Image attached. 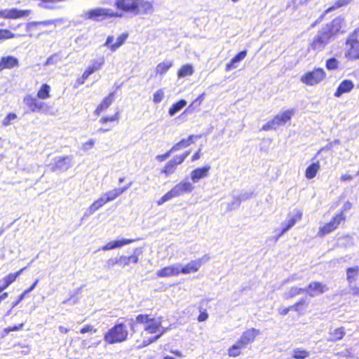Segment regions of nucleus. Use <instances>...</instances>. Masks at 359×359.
Here are the masks:
<instances>
[{
	"label": "nucleus",
	"instance_id": "nucleus-1",
	"mask_svg": "<svg viewBox=\"0 0 359 359\" xmlns=\"http://www.w3.org/2000/svg\"><path fill=\"white\" fill-rule=\"evenodd\" d=\"M137 323L140 324L146 332L158 334L147 341H144V346H147L158 339L165 331L166 327L162 325L161 317L158 316H137Z\"/></svg>",
	"mask_w": 359,
	"mask_h": 359
},
{
	"label": "nucleus",
	"instance_id": "nucleus-2",
	"mask_svg": "<svg viewBox=\"0 0 359 359\" xmlns=\"http://www.w3.org/2000/svg\"><path fill=\"white\" fill-rule=\"evenodd\" d=\"M194 186L189 182L182 181L177 184L170 191L163 195L158 201V205H161L164 203L172 199L173 198L180 197L184 194H189L193 191Z\"/></svg>",
	"mask_w": 359,
	"mask_h": 359
},
{
	"label": "nucleus",
	"instance_id": "nucleus-3",
	"mask_svg": "<svg viewBox=\"0 0 359 359\" xmlns=\"http://www.w3.org/2000/svg\"><path fill=\"white\" fill-rule=\"evenodd\" d=\"M128 331L126 326L118 324L110 329L104 335V340L109 344L120 343L126 340Z\"/></svg>",
	"mask_w": 359,
	"mask_h": 359
},
{
	"label": "nucleus",
	"instance_id": "nucleus-4",
	"mask_svg": "<svg viewBox=\"0 0 359 359\" xmlns=\"http://www.w3.org/2000/svg\"><path fill=\"white\" fill-rule=\"evenodd\" d=\"M294 114V109H288L281 114H278L272 120L264 124L262 126V130L265 131L276 130L280 126L283 125L290 121Z\"/></svg>",
	"mask_w": 359,
	"mask_h": 359
},
{
	"label": "nucleus",
	"instance_id": "nucleus-5",
	"mask_svg": "<svg viewBox=\"0 0 359 359\" xmlns=\"http://www.w3.org/2000/svg\"><path fill=\"white\" fill-rule=\"evenodd\" d=\"M121 16V15H118L114 13L111 9L105 8H96L86 12L83 15V18L87 20L101 21L104 19H106L108 17L111 18Z\"/></svg>",
	"mask_w": 359,
	"mask_h": 359
},
{
	"label": "nucleus",
	"instance_id": "nucleus-6",
	"mask_svg": "<svg viewBox=\"0 0 359 359\" xmlns=\"http://www.w3.org/2000/svg\"><path fill=\"white\" fill-rule=\"evenodd\" d=\"M332 37L329 33L328 28L323 27L314 36L311 46L313 50L320 51L330 43Z\"/></svg>",
	"mask_w": 359,
	"mask_h": 359
},
{
	"label": "nucleus",
	"instance_id": "nucleus-7",
	"mask_svg": "<svg viewBox=\"0 0 359 359\" xmlns=\"http://www.w3.org/2000/svg\"><path fill=\"white\" fill-rule=\"evenodd\" d=\"M325 72L321 68H317L304 74L301 81L306 85L313 86L320 82L325 77Z\"/></svg>",
	"mask_w": 359,
	"mask_h": 359
},
{
	"label": "nucleus",
	"instance_id": "nucleus-8",
	"mask_svg": "<svg viewBox=\"0 0 359 359\" xmlns=\"http://www.w3.org/2000/svg\"><path fill=\"white\" fill-rule=\"evenodd\" d=\"M346 49V57L349 60L359 59V41L354 34L348 38Z\"/></svg>",
	"mask_w": 359,
	"mask_h": 359
},
{
	"label": "nucleus",
	"instance_id": "nucleus-9",
	"mask_svg": "<svg viewBox=\"0 0 359 359\" xmlns=\"http://www.w3.org/2000/svg\"><path fill=\"white\" fill-rule=\"evenodd\" d=\"M23 102L32 112H44L47 110L46 104L44 102L38 101L36 97L31 95L25 96Z\"/></svg>",
	"mask_w": 359,
	"mask_h": 359
},
{
	"label": "nucleus",
	"instance_id": "nucleus-10",
	"mask_svg": "<svg viewBox=\"0 0 359 359\" xmlns=\"http://www.w3.org/2000/svg\"><path fill=\"white\" fill-rule=\"evenodd\" d=\"M29 10H18V8L4 9L0 11V18L5 19H18L28 16Z\"/></svg>",
	"mask_w": 359,
	"mask_h": 359
},
{
	"label": "nucleus",
	"instance_id": "nucleus-11",
	"mask_svg": "<svg viewBox=\"0 0 359 359\" xmlns=\"http://www.w3.org/2000/svg\"><path fill=\"white\" fill-rule=\"evenodd\" d=\"M72 156H57L54 158L53 170H60L65 171L68 170L72 163Z\"/></svg>",
	"mask_w": 359,
	"mask_h": 359
},
{
	"label": "nucleus",
	"instance_id": "nucleus-12",
	"mask_svg": "<svg viewBox=\"0 0 359 359\" xmlns=\"http://www.w3.org/2000/svg\"><path fill=\"white\" fill-rule=\"evenodd\" d=\"M136 1L137 0H116L115 6L117 9L135 15Z\"/></svg>",
	"mask_w": 359,
	"mask_h": 359
},
{
	"label": "nucleus",
	"instance_id": "nucleus-13",
	"mask_svg": "<svg viewBox=\"0 0 359 359\" xmlns=\"http://www.w3.org/2000/svg\"><path fill=\"white\" fill-rule=\"evenodd\" d=\"M154 7L151 3L144 0H137L135 15L151 14Z\"/></svg>",
	"mask_w": 359,
	"mask_h": 359
},
{
	"label": "nucleus",
	"instance_id": "nucleus-14",
	"mask_svg": "<svg viewBox=\"0 0 359 359\" xmlns=\"http://www.w3.org/2000/svg\"><path fill=\"white\" fill-rule=\"evenodd\" d=\"M344 219V217L342 215V213L338 214L336 216H334L332 219L324 225L322 228H320V231L322 233V234H327L334 230L338 225L340 224V222Z\"/></svg>",
	"mask_w": 359,
	"mask_h": 359
},
{
	"label": "nucleus",
	"instance_id": "nucleus-15",
	"mask_svg": "<svg viewBox=\"0 0 359 359\" xmlns=\"http://www.w3.org/2000/svg\"><path fill=\"white\" fill-rule=\"evenodd\" d=\"M180 273V264H173L169 266L164 267L156 272L158 277H170L176 276Z\"/></svg>",
	"mask_w": 359,
	"mask_h": 359
},
{
	"label": "nucleus",
	"instance_id": "nucleus-16",
	"mask_svg": "<svg viewBox=\"0 0 359 359\" xmlns=\"http://www.w3.org/2000/svg\"><path fill=\"white\" fill-rule=\"evenodd\" d=\"M305 289V292L311 297L319 295L327 290L325 285L319 282L311 283L309 286Z\"/></svg>",
	"mask_w": 359,
	"mask_h": 359
},
{
	"label": "nucleus",
	"instance_id": "nucleus-17",
	"mask_svg": "<svg viewBox=\"0 0 359 359\" xmlns=\"http://www.w3.org/2000/svg\"><path fill=\"white\" fill-rule=\"evenodd\" d=\"M211 169L210 165H205L203 168L194 169L191 172V180L194 183L198 182L200 180L208 176Z\"/></svg>",
	"mask_w": 359,
	"mask_h": 359
},
{
	"label": "nucleus",
	"instance_id": "nucleus-18",
	"mask_svg": "<svg viewBox=\"0 0 359 359\" xmlns=\"http://www.w3.org/2000/svg\"><path fill=\"white\" fill-rule=\"evenodd\" d=\"M344 19L342 17H337L334 18L330 24H327L323 26L324 28H328L329 33L331 34L332 36L334 34L338 33L341 28V25L343 24Z\"/></svg>",
	"mask_w": 359,
	"mask_h": 359
},
{
	"label": "nucleus",
	"instance_id": "nucleus-19",
	"mask_svg": "<svg viewBox=\"0 0 359 359\" xmlns=\"http://www.w3.org/2000/svg\"><path fill=\"white\" fill-rule=\"evenodd\" d=\"M259 334L258 330L252 328L245 331L239 339L241 340V343L246 344L247 345L251 344L255 339V337Z\"/></svg>",
	"mask_w": 359,
	"mask_h": 359
},
{
	"label": "nucleus",
	"instance_id": "nucleus-20",
	"mask_svg": "<svg viewBox=\"0 0 359 359\" xmlns=\"http://www.w3.org/2000/svg\"><path fill=\"white\" fill-rule=\"evenodd\" d=\"M354 87L353 83L351 80H344L338 86L334 96L339 97L342 94L350 92Z\"/></svg>",
	"mask_w": 359,
	"mask_h": 359
},
{
	"label": "nucleus",
	"instance_id": "nucleus-21",
	"mask_svg": "<svg viewBox=\"0 0 359 359\" xmlns=\"http://www.w3.org/2000/svg\"><path fill=\"white\" fill-rule=\"evenodd\" d=\"M247 55V50H243L238 53L234 56L230 61V62L226 65L225 69L226 72L230 71L232 69H235L238 67V63L243 60Z\"/></svg>",
	"mask_w": 359,
	"mask_h": 359
},
{
	"label": "nucleus",
	"instance_id": "nucleus-22",
	"mask_svg": "<svg viewBox=\"0 0 359 359\" xmlns=\"http://www.w3.org/2000/svg\"><path fill=\"white\" fill-rule=\"evenodd\" d=\"M137 251L138 250L135 249L134 254L130 256L121 255L118 257L119 265H121L122 267H124L129 265L130 263H137L139 261L138 255L137 254Z\"/></svg>",
	"mask_w": 359,
	"mask_h": 359
},
{
	"label": "nucleus",
	"instance_id": "nucleus-23",
	"mask_svg": "<svg viewBox=\"0 0 359 359\" xmlns=\"http://www.w3.org/2000/svg\"><path fill=\"white\" fill-rule=\"evenodd\" d=\"M0 62L2 67V69H12L19 65L18 60L16 57L11 55L2 57Z\"/></svg>",
	"mask_w": 359,
	"mask_h": 359
},
{
	"label": "nucleus",
	"instance_id": "nucleus-24",
	"mask_svg": "<svg viewBox=\"0 0 359 359\" xmlns=\"http://www.w3.org/2000/svg\"><path fill=\"white\" fill-rule=\"evenodd\" d=\"M133 242L131 239H122L118 241H114L107 243L102 248V250L107 251L113 250L117 248H120L124 245L130 244Z\"/></svg>",
	"mask_w": 359,
	"mask_h": 359
},
{
	"label": "nucleus",
	"instance_id": "nucleus-25",
	"mask_svg": "<svg viewBox=\"0 0 359 359\" xmlns=\"http://www.w3.org/2000/svg\"><path fill=\"white\" fill-rule=\"evenodd\" d=\"M195 137L196 138H198V137L200 138L201 135L196 136V135H189V137L187 138V139H182L180 142H179L178 143L175 144L170 149V151L175 152V151H177L180 150L182 148H184V147H188L189 145H190L191 144L194 142L193 139L195 138Z\"/></svg>",
	"mask_w": 359,
	"mask_h": 359
},
{
	"label": "nucleus",
	"instance_id": "nucleus-26",
	"mask_svg": "<svg viewBox=\"0 0 359 359\" xmlns=\"http://www.w3.org/2000/svg\"><path fill=\"white\" fill-rule=\"evenodd\" d=\"M199 269V262L194 259L189 262L184 266H182V264H180V273L189 274L198 271Z\"/></svg>",
	"mask_w": 359,
	"mask_h": 359
},
{
	"label": "nucleus",
	"instance_id": "nucleus-27",
	"mask_svg": "<svg viewBox=\"0 0 359 359\" xmlns=\"http://www.w3.org/2000/svg\"><path fill=\"white\" fill-rule=\"evenodd\" d=\"M319 170L320 163L318 161L311 163L306 170V177L308 180L314 178Z\"/></svg>",
	"mask_w": 359,
	"mask_h": 359
},
{
	"label": "nucleus",
	"instance_id": "nucleus-28",
	"mask_svg": "<svg viewBox=\"0 0 359 359\" xmlns=\"http://www.w3.org/2000/svg\"><path fill=\"white\" fill-rule=\"evenodd\" d=\"M302 212L299 210H294L293 212L288 215L289 219L286 221L287 224L292 228L297 222L301 220Z\"/></svg>",
	"mask_w": 359,
	"mask_h": 359
},
{
	"label": "nucleus",
	"instance_id": "nucleus-29",
	"mask_svg": "<svg viewBox=\"0 0 359 359\" xmlns=\"http://www.w3.org/2000/svg\"><path fill=\"white\" fill-rule=\"evenodd\" d=\"M187 105V101L185 100H180L178 102L174 103L171 107L169 109L168 114L170 116H172L178 111H180L182 108H184Z\"/></svg>",
	"mask_w": 359,
	"mask_h": 359
},
{
	"label": "nucleus",
	"instance_id": "nucleus-30",
	"mask_svg": "<svg viewBox=\"0 0 359 359\" xmlns=\"http://www.w3.org/2000/svg\"><path fill=\"white\" fill-rule=\"evenodd\" d=\"M194 73V67L191 65H183L177 72L178 78H184L187 76H191Z\"/></svg>",
	"mask_w": 359,
	"mask_h": 359
},
{
	"label": "nucleus",
	"instance_id": "nucleus-31",
	"mask_svg": "<svg viewBox=\"0 0 359 359\" xmlns=\"http://www.w3.org/2000/svg\"><path fill=\"white\" fill-rule=\"evenodd\" d=\"M345 332L344 331L343 327H339L334 330L332 332L330 333V339L328 340L332 341H336L337 340H340L344 336Z\"/></svg>",
	"mask_w": 359,
	"mask_h": 359
},
{
	"label": "nucleus",
	"instance_id": "nucleus-32",
	"mask_svg": "<svg viewBox=\"0 0 359 359\" xmlns=\"http://www.w3.org/2000/svg\"><path fill=\"white\" fill-rule=\"evenodd\" d=\"M104 63V58L103 57H100L97 60H93L91 61V65H90L88 69L90 71H92V73H94L96 71H98L102 68Z\"/></svg>",
	"mask_w": 359,
	"mask_h": 359
},
{
	"label": "nucleus",
	"instance_id": "nucleus-33",
	"mask_svg": "<svg viewBox=\"0 0 359 359\" xmlns=\"http://www.w3.org/2000/svg\"><path fill=\"white\" fill-rule=\"evenodd\" d=\"M172 66V62L169 61L163 62L159 63L156 68V72L159 74H164Z\"/></svg>",
	"mask_w": 359,
	"mask_h": 359
},
{
	"label": "nucleus",
	"instance_id": "nucleus-34",
	"mask_svg": "<svg viewBox=\"0 0 359 359\" xmlns=\"http://www.w3.org/2000/svg\"><path fill=\"white\" fill-rule=\"evenodd\" d=\"M123 194V189H120V188H115L111 191H109L106 192L105 196L107 197V199L108 202L114 201L117 197L121 196Z\"/></svg>",
	"mask_w": 359,
	"mask_h": 359
},
{
	"label": "nucleus",
	"instance_id": "nucleus-35",
	"mask_svg": "<svg viewBox=\"0 0 359 359\" xmlns=\"http://www.w3.org/2000/svg\"><path fill=\"white\" fill-rule=\"evenodd\" d=\"M305 292L304 288L293 287H291L288 291L284 294V297L286 299L292 298L296 295L300 294Z\"/></svg>",
	"mask_w": 359,
	"mask_h": 359
},
{
	"label": "nucleus",
	"instance_id": "nucleus-36",
	"mask_svg": "<svg viewBox=\"0 0 359 359\" xmlns=\"http://www.w3.org/2000/svg\"><path fill=\"white\" fill-rule=\"evenodd\" d=\"M309 356V352L301 349V348H294L292 351V358L295 359H305Z\"/></svg>",
	"mask_w": 359,
	"mask_h": 359
},
{
	"label": "nucleus",
	"instance_id": "nucleus-37",
	"mask_svg": "<svg viewBox=\"0 0 359 359\" xmlns=\"http://www.w3.org/2000/svg\"><path fill=\"white\" fill-rule=\"evenodd\" d=\"M50 86L48 84H43L37 93V97L40 99H46L49 97Z\"/></svg>",
	"mask_w": 359,
	"mask_h": 359
},
{
	"label": "nucleus",
	"instance_id": "nucleus-38",
	"mask_svg": "<svg viewBox=\"0 0 359 359\" xmlns=\"http://www.w3.org/2000/svg\"><path fill=\"white\" fill-rule=\"evenodd\" d=\"M306 306V300L302 299L297 304H295L294 306L291 307H288L284 310L285 313H287L290 311H302Z\"/></svg>",
	"mask_w": 359,
	"mask_h": 359
},
{
	"label": "nucleus",
	"instance_id": "nucleus-39",
	"mask_svg": "<svg viewBox=\"0 0 359 359\" xmlns=\"http://www.w3.org/2000/svg\"><path fill=\"white\" fill-rule=\"evenodd\" d=\"M65 22V20L63 18H57V19H53V20H47L43 21H39V25H43V26H49V25H53L55 27L62 25Z\"/></svg>",
	"mask_w": 359,
	"mask_h": 359
},
{
	"label": "nucleus",
	"instance_id": "nucleus-40",
	"mask_svg": "<svg viewBox=\"0 0 359 359\" xmlns=\"http://www.w3.org/2000/svg\"><path fill=\"white\" fill-rule=\"evenodd\" d=\"M128 38V34H123L120 35L117 39L115 43H113L110 46V49L111 51H115L117 48H118L121 46L123 44L126 39Z\"/></svg>",
	"mask_w": 359,
	"mask_h": 359
},
{
	"label": "nucleus",
	"instance_id": "nucleus-41",
	"mask_svg": "<svg viewBox=\"0 0 359 359\" xmlns=\"http://www.w3.org/2000/svg\"><path fill=\"white\" fill-rule=\"evenodd\" d=\"M114 101V93H110L107 97L104 98L102 102L98 105L103 111L107 109Z\"/></svg>",
	"mask_w": 359,
	"mask_h": 359
},
{
	"label": "nucleus",
	"instance_id": "nucleus-42",
	"mask_svg": "<svg viewBox=\"0 0 359 359\" xmlns=\"http://www.w3.org/2000/svg\"><path fill=\"white\" fill-rule=\"evenodd\" d=\"M358 272V267L355 268H348L346 270L347 274V280L348 283L351 284L353 281L355 280V276H357Z\"/></svg>",
	"mask_w": 359,
	"mask_h": 359
},
{
	"label": "nucleus",
	"instance_id": "nucleus-43",
	"mask_svg": "<svg viewBox=\"0 0 359 359\" xmlns=\"http://www.w3.org/2000/svg\"><path fill=\"white\" fill-rule=\"evenodd\" d=\"M164 96H165L164 89H163V88L158 89L153 95V102L155 104H158L163 100Z\"/></svg>",
	"mask_w": 359,
	"mask_h": 359
},
{
	"label": "nucleus",
	"instance_id": "nucleus-44",
	"mask_svg": "<svg viewBox=\"0 0 359 359\" xmlns=\"http://www.w3.org/2000/svg\"><path fill=\"white\" fill-rule=\"evenodd\" d=\"M190 151H187L184 152L182 155L176 156L172 159L170 160V161L177 166V165L181 164L184 159L189 155Z\"/></svg>",
	"mask_w": 359,
	"mask_h": 359
},
{
	"label": "nucleus",
	"instance_id": "nucleus-45",
	"mask_svg": "<svg viewBox=\"0 0 359 359\" xmlns=\"http://www.w3.org/2000/svg\"><path fill=\"white\" fill-rule=\"evenodd\" d=\"M175 168L176 166L170 161L166 163L161 172L164 173L165 176H169L175 172Z\"/></svg>",
	"mask_w": 359,
	"mask_h": 359
},
{
	"label": "nucleus",
	"instance_id": "nucleus-46",
	"mask_svg": "<svg viewBox=\"0 0 359 359\" xmlns=\"http://www.w3.org/2000/svg\"><path fill=\"white\" fill-rule=\"evenodd\" d=\"M339 61L335 57H331L326 61V68L329 70H334L337 69Z\"/></svg>",
	"mask_w": 359,
	"mask_h": 359
},
{
	"label": "nucleus",
	"instance_id": "nucleus-47",
	"mask_svg": "<svg viewBox=\"0 0 359 359\" xmlns=\"http://www.w3.org/2000/svg\"><path fill=\"white\" fill-rule=\"evenodd\" d=\"M16 35L8 29H0V40H5L14 38Z\"/></svg>",
	"mask_w": 359,
	"mask_h": 359
},
{
	"label": "nucleus",
	"instance_id": "nucleus-48",
	"mask_svg": "<svg viewBox=\"0 0 359 359\" xmlns=\"http://www.w3.org/2000/svg\"><path fill=\"white\" fill-rule=\"evenodd\" d=\"M348 2H349V0H337L332 6L330 7L329 8H327L326 10L325 13H327L336 8H338L343 6H345V5L348 4Z\"/></svg>",
	"mask_w": 359,
	"mask_h": 359
},
{
	"label": "nucleus",
	"instance_id": "nucleus-49",
	"mask_svg": "<svg viewBox=\"0 0 359 359\" xmlns=\"http://www.w3.org/2000/svg\"><path fill=\"white\" fill-rule=\"evenodd\" d=\"M61 59L57 54H53L50 56L46 61L44 65L48 66L50 65H56L57 62H60Z\"/></svg>",
	"mask_w": 359,
	"mask_h": 359
},
{
	"label": "nucleus",
	"instance_id": "nucleus-50",
	"mask_svg": "<svg viewBox=\"0 0 359 359\" xmlns=\"http://www.w3.org/2000/svg\"><path fill=\"white\" fill-rule=\"evenodd\" d=\"M23 325H24L23 323H20L18 325H14L12 327L9 326V327L5 328L3 331L2 336L4 337L6 334H8L10 332L20 330V329H22Z\"/></svg>",
	"mask_w": 359,
	"mask_h": 359
},
{
	"label": "nucleus",
	"instance_id": "nucleus-51",
	"mask_svg": "<svg viewBox=\"0 0 359 359\" xmlns=\"http://www.w3.org/2000/svg\"><path fill=\"white\" fill-rule=\"evenodd\" d=\"M116 264H119L118 257L111 258L107 260L104 264V268L107 270H109Z\"/></svg>",
	"mask_w": 359,
	"mask_h": 359
},
{
	"label": "nucleus",
	"instance_id": "nucleus-52",
	"mask_svg": "<svg viewBox=\"0 0 359 359\" xmlns=\"http://www.w3.org/2000/svg\"><path fill=\"white\" fill-rule=\"evenodd\" d=\"M241 353V350H240L234 344L228 349V354L230 357H236L238 356Z\"/></svg>",
	"mask_w": 359,
	"mask_h": 359
},
{
	"label": "nucleus",
	"instance_id": "nucleus-53",
	"mask_svg": "<svg viewBox=\"0 0 359 359\" xmlns=\"http://www.w3.org/2000/svg\"><path fill=\"white\" fill-rule=\"evenodd\" d=\"M26 268H23L22 269H20V271H18L17 273H10L8 274V276H6V277H4L6 278V280L8 282L9 284H11L13 282H14L15 280V279L17 278V277L22 272V271H24Z\"/></svg>",
	"mask_w": 359,
	"mask_h": 359
},
{
	"label": "nucleus",
	"instance_id": "nucleus-54",
	"mask_svg": "<svg viewBox=\"0 0 359 359\" xmlns=\"http://www.w3.org/2000/svg\"><path fill=\"white\" fill-rule=\"evenodd\" d=\"M17 118V116L14 113H9L3 120L2 124L4 126H7L11 124V122L15 120Z\"/></svg>",
	"mask_w": 359,
	"mask_h": 359
},
{
	"label": "nucleus",
	"instance_id": "nucleus-55",
	"mask_svg": "<svg viewBox=\"0 0 359 359\" xmlns=\"http://www.w3.org/2000/svg\"><path fill=\"white\" fill-rule=\"evenodd\" d=\"M118 120V113H116L111 116H104L100 119V123L104 124L107 123L108 121H116Z\"/></svg>",
	"mask_w": 359,
	"mask_h": 359
},
{
	"label": "nucleus",
	"instance_id": "nucleus-56",
	"mask_svg": "<svg viewBox=\"0 0 359 359\" xmlns=\"http://www.w3.org/2000/svg\"><path fill=\"white\" fill-rule=\"evenodd\" d=\"M94 144H95V140L93 139H90L88 142L83 144L82 149L84 151L89 150L93 147Z\"/></svg>",
	"mask_w": 359,
	"mask_h": 359
},
{
	"label": "nucleus",
	"instance_id": "nucleus-57",
	"mask_svg": "<svg viewBox=\"0 0 359 359\" xmlns=\"http://www.w3.org/2000/svg\"><path fill=\"white\" fill-rule=\"evenodd\" d=\"M96 330L92 325H87L84 326L81 330L80 332L82 334H85L87 332H95Z\"/></svg>",
	"mask_w": 359,
	"mask_h": 359
},
{
	"label": "nucleus",
	"instance_id": "nucleus-58",
	"mask_svg": "<svg viewBox=\"0 0 359 359\" xmlns=\"http://www.w3.org/2000/svg\"><path fill=\"white\" fill-rule=\"evenodd\" d=\"M11 284L6 280L5 278L0 280V291L2 292L4 290L7 288Z\"/></svg>",
	"mask_w": 359,
	"mask_h": 359
},
{
	"label": "nucleus",
	"instance_id": "nucleus-59",
	"mask_svg": "<svg viewBox=\"0 0 359 359\" xmlns=\"http://www.w3.org/2000/svg\"><path fill=\"white\" fill-rule=\"evenodd\" d=\"M11 284L6 280L5 278L0 280V291L2 292L4 290L7 288Z\"/></svg>",
	"mask_w": 359,
	"mask_h": 359
},
{
	"label": "nucleus",
	"instance_id": "nucleus-60",
	"mask_svg": "<svg viewBox=\"0 0 359 359\" xmlns=\"http://www.w3.org/2000/svg\"><path fill=\"white\" fill-rule=\"evenodd\" d=\"M171 153H172V151H170V149L168 152H166L164 154L158 155L156 156V159L159 161H163L166 160L170 156Z\"/></svg>",
	"mask_w": 359,
	"mask_h": 359
},
{
	"label": "nucleus",
	"instance_id": "nucleus-61",
	"mask_svg": "<svg viewBox=\"0 0 359 359\" xmlns=\"http://www.w3.org/2000/svg\"><path fill=\"white\" fill-rule=\"evenodd\" d=\"M210 259L208 255H205L201 258L196 259V261L199 262V266L201 267L203 263H205Z\"/></svg>",
	"mask_w": 359,
	"mask_h": 359
},
{
	"label": "nucleus",
	"instance_id": "nucleus-62",
	"mask_svg": "<svg viewBox=\"0 0 359 359\" xmlns=\"http://www.w3.org/2000/svg\"><path fill=\"white\" fill-rule=\"evenodd\" d=\"M298 279H299V277L296 274H293V275L290 276L287 279H285L283 281V284H285V283H287L290 282H293Z\"/></svg>",
	"mask_w": 359,
	"mask_h": 359
},
{
	"label": "nucleus",
	"instance_id": "nucleus-63",
	"mask_svg": "<svg viewBox=\"0 0 359 359\" xmlns=\"http://www.w3.org/2000/svg\"><path fill=\"white\" fill-rule=\"evenodd\" d=\"M235 346H236L240 350H242L245 348L247 346L246 344L241 343V340L238 339L235 344Z\"/></svg>",
	"mask_w": 359,
	"mask_h": 359
},
{
	"label": "nucleus",
	"instance_id": "nucleus-64",
	"mask_svg": "<svg viewBox=\"0 0 359 359\" xmlns=\"http://www.w3.org/2000/svg\"><path fill=\"white\" fill-rule=\"evenodd\" d=\"M114 39L113 36H109L104 46H109L110 48V46L113 44L112 42L114 41Z\"/></svg>",
	"mask_w": 359,
	"mask_h": 359
}]
</instances>
